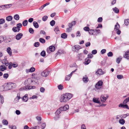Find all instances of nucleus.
I'll return each instance as SVG.
<instances>
[{
  "mask_svg": "<svg viewBox=\"0 0 129 129\" xmlns=\"http://www.w3.org/2000/svg\"><path fill=\"white\" fill-rule=\"evenodd\" d=\"M7 51L9 55L11 56L12 55V50L10 47H8L7 49Z\"/></svg>",
  "mask_w": 129,
  "mask_h": 129,
  "instance_id": "obj_16",
  "label": "nucleus"
},
{
  "mask_svg": "<svg viewBox=\"0 0 129 129\" xmlns=\"http://www.w3.org/2000/svg\"><path fill=\"white\" fill-rule=\"evenodd\" d=\"M33 24L34 27L36 28H38L39 27L38 23L36 21H34L33 22Z\"/></svg>",
  "mask_w": 129,
  "mask_h": 129,
  "instance_id": "obj_27",
  "label": "nucleus"
},
{
  "mask_svg": "<svg viewBox=\"0 0 129 129\" xmlns=\"http://www.w3.org/2000/svg\"><path fill=\"white\" fill-rule=\"evenodd\" d=\"M6 69V67L4 65H2L0 66V70L2 71H3Z\"/></svg>",
  "mask_w": 129,
  "mask_h": 129,
  "instance_id": "obj_15",
  "label": "nucleus"
},
{
  "mask_svg": "<svg viewBox=\"0 0 129 129\" xmlns=\"http://www.w3.org/2000/svg\"><path fill=\"white\" fill-rule=\"evenodd\" d=\"M100 29H94V35H97L100 33Z\"/></svg>",
  "mask_w": 129,
  "mask_h": 129,
  "instance_id": "obj_22",
  "label": "nucleus"
},
{
  "mask_svg": "<svg viewBox=\"0 0 129 129\" xmlns=\"http://www.w3.org/2000/svg\"><path fill=\"white\" fill-rule=\"evenodd\" d=\"M103 82L101 80L99 81L96 84L95 87L97 90H101L103 89Z\"/></svg>",
  "mask_w": 129,
  "mask_h": 129,
  "instance_id": "obj_4",
  "label": "nucleus"
},
{
  "mask_svg": "<svg viewBox=\"0 0 129 129\" xmlns=\"http://www.w3.org/2000/svg\"><path fill=\"white\" fill-rule=\"evenodd\" d=\"M2 63L3 64H5L6 66H8L9 64V63L7 61L4 62H2Z\"/></svg>",
  "mask_w": 129,
  "mask_h": 129,
  "instance_id": "obj_51",
  "label": "nucleus"
},
{
  "mask_svg": "<svg viewBox=\"0 0 129 129\" xmlns=\"http://www.w3.org/2000/svg\"><path fill=\"white\" fill-rule=\"evenodd\" d=\"M22 26V24L21 23H19L17 24V26L16 27L20 28Z\"/></svg>",
  "mask_w": 129,
  "mask_h": 129,
  "instance_id": "obj_59",
  "label": "nucleus"
},
{
  "mask_svg": "<svg viewBox=\"0 0 129 129\" xmlns=\"http://www.w3.org/2000/svg\"><path fill=\"white\" fill-rule=\"evenodd\" d=\"M29 31L30 33L32 34L34 33V29L31 28H30L29 29Z\"/></svg>",
  "mask_w": 129,
  "mask_h": 129,
  "instance_id": "obj_52",
  "label": "nucleus"
},
{
  "mask_svg": "<svg viewBox=\"0 0 129 129\" xmlns=\"http://www.w3.org/2000/svg\"><path fill=\"white\" fill-rule=\"evenodd\" d=\"M120 28L119 24L118 22H117L116 24L115 25L114 30V31H116V33L118 35H120L121 33V31L119 29Z\"/></svg>",
  "mask_w": 129,
  "mask_h": 129,
  "instance_id": "obj_5",
  "label": "nucleus"
},
{
  "mask_svg": "<svg viewBox=\"0 0 129 129\" xmlns=\"http://www.w3.org/2000/svg\"><path fill=\"white\" fill-rule=\"evenodd\" d=\"M119 122L120 124L123 125L125 122V121L123 119H120L119 121Z\"/></svg>",
  "mask_w": 129,
  "mask_h": 129,
  "instance_id": "obj_36",
  "label": "nucleus"
},
{
  "mask_svg": "<svg viewBox=\"0 0 129 129\" xmlns=\"http://www.w3.org/2000/svg\"><path fill=\"white\" fill-rule=\"evenodd\" d=\"M112 9L115 13H119V10L117 8L115 7L113 8Z\"/></svg>",
  "mask_w": 129,
  "mask_h": 129,
  "instance_id": "obj_32",
  "label": "nucleus"
},
{
  "mask_svg": "<svg viewBox=\"0 0 129 129\" xmlns=\"http://www.w3.org/2000/svg\"><path fill=\"white\" fill-rule=\"evenodd\" d=\"M72 75V73H71L69 75L66 76L65 77L66 80H69L70 79V78L71 77Z\"/></svg>",
  "mask_w": 129,
  "mask_h": 129,
  "instance_id": "obj_24",
  "label": "nucleus"
},
{
  "mask_svg": "<svg viewBox=\"0 0 129 129\" xmlns=\"http://www.w3.org/2000/svg\"><path fill=\"white\" fill-rule=\"evenodd\" d=\"M19 16L18 14H16L14 16V18L16 20H18L19 19Z\"/></svg>",
  "mask_w": 129,
  "mask_h": 129,
  "instance_id": "obj_34",
  "label": "nucleus"
},
{
  "mask_svg": "<svg viewBox=\"0 0 129 129\" xmlns=\"http://www.w3.org/2000/svg\"><path fill=\"white\" fill-rule=\"evenodd\" d=\"M90 62V60L88 58H87L85 59V63L86 64H88Z\"/></svg>",
  "mask_w": 129,
  "mask_h": 129,
  "instance_id": "obj_26",
  "label": "nucleus"
},
{
  "mask_svg": "<svg viewBox=\"0 0 129 129\" xmlns=\"http://www.w3.org/2000/svg\"><path fill=\"white\" fill-rule=\"evenodd\" d=\"M96 73L97 74L101 75L103 74L104 73L102 71L101 69H99L96 72Z\"/></svg>",
  "mask_w": 129,
  "mask_h": 129,
  "instance_id": "obj_12",
  "label": "nucleus"
},
{
  "mask_svg": "<svg viewBox=\"0 0 129 129\" xmlns=\"http://www.w3.org/2000/svg\"><path fill=\"white\" fill-rule=\"evenodd\" d=\"M40 45V43L39 42H36L34 44V46L35 47H38Z\"/></svg>",
  "mask_w": 129,
  "mask_h": 129,
  "instance_id": "obj_54",
  "label": "nucleus"
},
{
  "mask_svg": "<svg viewBox=\"0 0 129 129\" xmlns=\"http://www.w3.org/2000/svg\"><path fill=\"white\" fill-rule=\"evenodd\" d=\"M83 29L85 31H89V28L88 27H85L83 28Z\"/></svg>",
  "mask_w": 129,
  "mask_h": 129,
  "instance_id": "obj_53",
  "label": "nucleus"
},
{
  "mask_svg": "<svg viewBox=\"0 0 129 129\" xmlns=\"http://www.w3.org/2000/svg\"><path fill=\"white\" fill-rule=\"evenodd\" d=\"M13 18V17L12 16H9L6 17V20L8 21H10L12 20Z\"/></svg>",
  "mask_w": 129,
  "mask_h": 129,
  "instance_id": "obj_28",
  "label": "nucleus"
},
{
  "mask_svg": "<svg viewBox=\"0 0 129 129\" xmlns=\"http://www.w3.org/2000/svg\"><path fill=\"white\" fill-rule=\"evenodd\" d=\"M81 47L78 45H76L73 46L72 47V50L74 51H78L79 49H81Z\"/></svg>",
  "mask_w": 129,
  "mask_h": 129,
  "instance_id": "obj_9",
  "label": "nucleus"
},
{
  "mask_svg": "<svg viewBox=\"0 0 129 129\" xmlns=\"http://www.w3.org/2000/svg\"><path fill=\"white\" fill-rule=\"evenodd\" d=\"M58 89L60 90H62L63 88V86L61 84L58 85Z\"/></svg>",
  "mask_w": 129,
  "mask_h": 129,
  "instance_id": "obj_57",
  "label": "nucleus"
},
{
  "mask_svg": "<svg viewBox=\"0 0 129 129\" xmlns=\"http://www.w3.org/2000/svg\"><path fill=\"white\" fill-rule=\"evenodd\" d=\"M12 129H16V126L14 125H12L10 126V127Z\"/></svg>",
  "mask_w": 129,
  "mask_h": 129,
  "instance_id": "obj_64",
  "label": "nucleus"
},
{
  "mask_svg": "<svg viewBox=\"0 0 129 129\" xmlns=\"http://www.w3.org/2000/svg\"><path fill=\"white\" fill-rule=\"evenodd\" d=\"M87 56L88 57H87V58H91L93 57V55H92L91 53L88 54V55Z\"/></svg>",
  "mask_w": 129,
  "mask_h": 129,
  "instance_id": "obj_56",
  "label": "nucleus"
},
{
  "mask_svg": "<svg viewBox=\"0 0 129 129\" xmlns=\"http://www.w3.org/2000/svg\"><path fill=\"white\" fill-rule=\"evenodd\" d=\"M109 96L107 94L102 95L100 96V99L102 103L105 102L108 98Z\"/></svg>",
  "mask_w": 129,
  "mask_h": 129,
  "instance_id": "obj_7",
  "label": "nucleus"
},
{
  "mask_svg": "<svg viewBox=\"0 0 129 129\" xmlns=\"http://www.w3.org/2000/svg\"><path fill=\"white\" fill-rule=\"evenodd\" d=\"M39 41L40 42L43 43H44L45 42V40L42 38H40L39 39Z\"/></svg>",
  "mask_w": 129,
  "mask_h": 129,
  "instance_id": "obj_42",
  "label": "nucleus"
},
{
  "mask_svg": "<svg viewBox=\"0 0 129 129\" xmlns=\"http://www.w3.org/2000/svg\"><path fill=\"white\" fill-rule=\"evenodd\" d=\"M64 51L63 50H59L55 54V56H56L58 55H60V54L64 53Z\"/></svg>",
  "mask_w": 129,
  "mask_h": 129,
  "instance_id": "obj_18",
  "label": "nucleus"
},
{
  "mask_svg": "<svg viewBox=\"0 0 129 129\" xmlns=\"http://www.w3.org/2000/svg\"><path fill=\"white\" fill-rule=\"evenodd\" d=\"M28 23L27 20H25L23 22L22 24L24 26H26L27 25Z\"/></svg>",
  "mask_w": 129,
  "mask_h": 129,
  "instance_id": "obj_33",
  "label": "nucleus"
},
{
  "mask_svg": "<svg viewBox=\"0 0 129 129\" xmlns=\"http://www.w3.org/2000/svg\"><path fill=\"white\" fill-rule=\"evenodd\" d=\"M20 28L17 27H14L12 28L14 32H19L20 30Z\"/></svg>",
  "mask_w": 129,
  "mask_h": 129,
  "instance_id": "obj_23",
  "label": "nucleus"
},
{
  "mask_svg": "<svg viewBox=\"0 0 129 129\" xmlns=\"http://www.w3.org/2000/svg\"><path fill=\"white\" fill-rule=\"evenodd\" d=\"M34 79L28 78L24 82L25 85L27 86H31L30 85H38V83L37 80H34Z\"/></svg>",
  "mask_w": 129,
  "mask_h": 129,
  "instance_id": "obj_1",
  "label": "nucleus"
},
{
  "mask_svg": "<svg viewBox=\"0 0 129 129\" xmlns=\"http://www.w3.org/2000/svg\"><path fill=\"white\" fill-rule=\"evenodd\" d=\"M117 78L118 79H121L123 78V76L122 75H118L117 76Z\"/></svg>",
  "mask_w": 129,
  "mask_h": 129,
  "instance_id": "obj_44",
  "label": "nucleus"
},
{
  "mask_svg": "<svg viewBox=\"0 0 129 129\" xmlns=\"http://www.w3.org/2000/svg\"><path fill=\"white\" fill-rule=\"evenodd\" d=\"M5 84L2 86H0V91H6L5 89Z\"/></svg>",
  "mask_w": 129,
  "mask_h": 129,
  "instance_id": "obj_21",
  "label": "nucleus"
},
{
  "mask_svg": "<svg viewBox=\"0 0 129 129\" xmlns=\"http://www.w3.org/2000/svg\"><path fill=\"white\" fill-rule=\"evenodd\" d=\"M5 89L6 91L15 88L16 87V84L15 83L9 82L5 84Z\"/></svg>",
  "mask_w": 129,
  "mask_h": 129,
  "instance_id": "obj_3",
  "label": "nucleus"
},
{
  "mask_svg": "<svg viewBox=\"0 0 129 129\" xmlns=\"http://www.w3.org/2000/svg\"><path fill=\"white\" fill-rule=\"evenodd\" d=\"M129 23V19H125L124 20V24L126 25H127Z\"/></svg>",
  "mask_w": 129,
  "mask_h": 129,
  "instance_id": "obj_38",
  "label": "nucleus"
},
{
  "mask_svg": "<svg viewBox=\"0 0 129 129\" xmlns=\"http://www.w3.org/2000/svg\"><path fill=\"white\" fill-rule=\"evenodd\" d=\"M88 78L86 76L84 77L83 78V80L84 83H87L88 81Z\"/></svg>",
  "mask_w": 129,
  "mask_h": 129,
  "instance_id": "obj_20",
  "label": "nucleus"
},
{
  "mask_svg": "<svg viewBox=\"0 0 129 129\" xmlns=\"http://www.w3.org/2000/svg\"><path fill=\"white\" fill-rule=\"evenodd\" d=\"M62 110L60 108L58 109L55 112V114L56 115H59L61 113Z\"/></svg>",
  "mask_w": 129,
  "mask_h": 129,
  "instance_id": "obj_17",
  "label": "nucleus"
},
{
  "mask_svg": "<svg viewBox=\"0 0 129 129\" xmlns=\"http://www.w3.org/2000/svg\"><path fill=\"white\" fill-rule=\"evenodd\" d=\"M129 101V98L128 97L126 98L123 101V104H126Z\"/></svg>",
  "mask_w": 129,
  "mask_h": 129,
  "instance_id": "obj_37",
  "label": "nucleus"
},
{
  "mask_svg": "<svg viewBox=\"0 0 129 129\" xmlns=\"http://www.w3.org/2000/svg\"><path fill=\"white\" fill-rule=\"evenodd\" d=\"M23 36L22 34L21 33H19L16 36V39L17 40H19L21 39Z\"/></svg>",
  "mask_w": 129,
  "mask_h": 129,
  "instance_id": "obj_13",
  "label": "nucleus"
},
{
  "mask_svg": "<svg viewBox=\"0 0 129 129\" xmlns=\"http://www.w3.org/2000/svg\"><path fill=\"white\" fill-rule=\"evenodd\" d=\"M4 5L5 8H9L12 6V5L11 4H9L8 5Z\"/></svg>",
  "mask_w": 129,
  "mask_h": 129,
  "instance_id": "obj_39",
  "label": "nucleus"
},
{
  "mask_svg": "<svg viewBox=\"0 0 129 129\" xmlns=\"http://www.w3.org/2000/svg\"><path fill=\"white\" fill-rule=\"evenodd\" d=\"M5 22V20L3 19H0V24H3Z\"/></svg>",
  "mask_w": 129,
  "mask_h": 129,
  "instance_id": "obj_58",
  "label": "nucleus"
},
{
  "mask_svg": "<svg viewBox=\"0 0 129 129\" xmlns=\"http://www.w3.org/2000/svg\"><path fill=\"white\" fill-rule=\"evenodd\" d=\"M8 68L9 69H11L12 66V63L11 62H10Z\"/></svg>",
  "mask_w": 129,
  "mask_h": 129,
  "instance_id": "obj_61",
  "label": "nucleus"
},
{
  "mask_svg": "<svg viewBox=\"0 0 129 129\" xmlns=\"http://www.w3.org/2000/svg\"><path fill=\"white\" fill-rule=\"evenodd\" d=\"M12 67L14 68H16L18 66V64L16 62H14L13 63H12Z\"/></svg>",
  "mask_w": 129,
  "mask_h": 129,
  "instance_id": "obj_41",
  "label": "nucleus"
},
{
  "mask_svg": "<svg viewBox=\"0 0 129 129\" xmlns=\"http://www.w3.org/2000/svg\"><path fill=\"white\" fill-rule=\"evenodd\" d=\"M4 40V38L2 36H0V41L2 42Z\"/></svg>",
  "mask_w": 129,
  "mask_h": 129,
  "instance_id": "obj_60",
  "label": "nucleus"
},
{
  "mask_svg": "<svg viewBox=\"0 0 129 129\" xmlns=\"http://www.w3.org/2000/svg\"><path fill=\"white\" fill-rule=\"evenodd\" d=\"M107 55L109 57H111L113 55V53L111 52H110L107 53Z\"/></svg>",
  "mask_w": 129,
  "mask_h": 129,
  "instance_id": "obj_50",
  "label": "nucleus"
},
{
  "mask_svg": "<svg viewBox=\"0 0 129 129\" xmlns=\"http://www.w3.org/2000/svg\"><path fill=\"white\" fill-rule=\"evenodd\" d=\"M49 71H44L41 73V75L43 77H46L49 75Z\"/></svg>",
  "mask_w": 129,
  "mask_h": 129,
  "instance_id": "obj_8",
  "label": "nucleus"
},
{
  "mask_svg": "<svg viewBox=\"0 0 129 129\" xmlns=\"http://www.w3.org/2000/svg\"><path fill=\"white\" fill-rule=\"evenodd\" d=\"M40 91L42 92H44L45 91V89L43 87H41L40 88Z\"/></svg>",
  "mask_w": 129,
  "mask_h": 129,
  "instance_id": "obj_55",
  "label": "nucleus"
},
{
  "mask_svg": "<svg viewBox=\"0 0 129 129\" xmlns=\"http://www.w3.org/2000/svg\"><path fill=\"white\" fill-rule=\"evenodd\" d=\"M39 126H36L34 127H32L29 129H39Z\"/></svg>",
  "mask_w": 129,
  "mask_h": 129,
  "instance_id": "obj_49",
  "label": "nucleus"
},
{
  "mask_svg": "<svg viewBox=\"0 0 129 129\" xmlns=\"http://www.w3.org/2000/svg\"><path fill=\"white\" fill-rule=\"evenodd\" d=\"M41 128L42 129H44L46 126V124L45 123H43L41 125Z\"/></svg>",
  "mask_w": 129,
  "mask_h": 129,
  "instance_id": "obj_47",
  "label": "nucleus"
},
{
  "mask_svg": "<svg viewBox=\"0 0 129 129\" xmlns=\"http://www.w3.org/2000/svg\"><path fill=\"white\" fill-rule=\"evenodd\" d=\"M123 57L124 58L128 59L129 58V51L126 52Z\"/></svg>",
  "mask_w": 129,
  "mask_h": 129,
  "instance_id": "obj_11",
  "label": "nucleus"
},
{
  "mask_svg": "<svg viewBox=\"0 0 129 129\" xmlns=\"http://www.w3.org/2000/svg\"><path fill=\"white\" fill-rule=\"evenodd\" d=\"M55 24V21L54 20H52L50 22V24L52 26H54Z\"/></svg>",
  "mask_w": 129,
  "mask_h": 129,
  "instance_id": "obj_43",
  "label": "nucleus"
},
{
  "mask_svg": "<svg viewBox=\"0 0 129 129\" xmlns=\"http://www.w3.org/2000/svg\"><path fill=\"white\" fill-rule=\"evenodd\" d=\"M55 48L54 47L52 46H51L49 47V48H47L46 50V51L48 53H49L50 52L49 50L51 52L54 51L55 50Z\"/></svg>",
  "mask_w": 129,
  "mask_h": 129,
  "instance_id": "obj_10",
  "label": "nucleus"
},
{
  "mask_svg": "<svg viewBox=\"0 0 129 129\" xmlns=\"http://www.w3.org/2000/svg\"><path fill=\"white\" fill-rule=\"evenodd\" d=\"M23 99L24 101L26 102L28 100V97L27 94H26L23 97Z\"/></svg>",
  "mask_w": 129,
  "mask_h": 129,
  "instance_id": "obj_19",
  "label": "nucleus"
},
{
  "mask_svg": "<svg viewBox=\"0 0 129 129\" xmlns=\"http://www.w3.org/2000/svg\"><path fill=\"white\" fill-rule=\"evenodd\" d=\"M103 20L102 18L101 17L99 18L98 20V21L99 22H101Z\"/></svg>",
  "mask_w": 129,
  "mask_h": 129,
  "instance_id": "obj_62",
  "label": "nucleus"
},
{
  "mask_svg": "<svg viewBox=\"0 0 129 129\" xmlns=\"http://www.w3.org/2000/svg\"><path fill=\"white\" fill-rule=\"evenodd\" d=\"M41 55L43 56H45L46 55L45 52L44 51H42L41 53Z\"/></svg>",
  "mask_w": 129,
  "mask_h": 129,
  "instance_id": "obj_46",
  "label": "nucleus"
},
{
  "mask_svg": "<svg viewBox=\"0 0 129 129\" xmlns=\"http://www.w3.org/2000/svg\"><path fill=\"white\" fill-rule=\"evenodd\" d=\"M35 68L33 67H32L29 69L30 72H34L35 71Z\"/></svg>",
  "mask_w": 129,
  "mask_h": 129,
  "instance_id": "obj_48",
  "label": "nucleus"
},
{
  "mask_svg": "<svg viewBox=\"0 0 129 129\" xmlns=\"http://www.w3.org/2000/svg\"><path fill=\"white\" fill-rule=\"evenodd\" d=\"M122 59V58L121 56H120L119 57L117 58L116 59V62L118 64L119 63Z\"/></svg>",
  "mask_w": 129,
  "mask_h": 129,
  "instance_id": "obj_29",
  "label": "nucleus"
},
{
  "mask_svg": "<svg viewBox=\"0 0 129 129\" xmlns=\"http://www.w3.org/2000/svg\"><path fill=\"white\" fill-rule=\"evenodd\" d=\"M61 37L62 38L65 39L67 38V35L66 33H63L61 34Z\"/></svg>",
  "mask_w": 129,
  "mask_h": 129,
  "instance_id": "obj_25",
  "label": "nucleus"
},
{
  "mask_svg": "<svg viewBox=\"0 0 129 129\" xmlns=\"http://www.w3.org/2000/svg\"><path fill=\"white\" fill-rule=\"evenodd\" d=\"M93 102L95 103L98 104H99L100 103V102L99 101L98 99L96 98H93Z\"/></svg>",
  "mask_w": 129,
  "mask_h": 129,
  "instance_id": "obj_35",
  "label": "nucleus"
},
{
  "mask_svg": "<svg viewBox=\"0 0 129 129\" xmlns=\"http://www.w3.org/2000/svg\"><path fill=\"white\" fill-rule=\"evenodd\" d=\"M9 76V75L8 74H4L3 75V78L4 79H7Z\"/></svg>",
  "mask_w": 129,
  "mask_h": 129,
  "instance_id": "obj_40",
  "label": "nucleus"
},
{
  "mask_svg": "<svg viewBox=\"0 0 129 129\" xmlns=\"http://www.w3.org/2000/svg\"><path fill=\"white\" fill-rule=\"evenodd\" d=\"M72 96L71 94L66 93L61 96L60 99V101L61 102H67L72 98Z\"/></svg>",
  "mask_w": 129,
  "mask_h": 129,
  "instance_id": "obj_2",
  "label": "nucleus"
},
{
  "mask_svg": "<svg viewBox=\"0 0 129 129\" xmlns=\"http://www.w3.org/2000/svg\"><path fill=\"white\" fill-rule=\"evenodd\" d=\"M88 33L90 35H94V29H89L88 31Z\"/></svg>",
  "mask_w": 129,
  "mask_h": 129,
  "instance_id": "obj_30",
  "label": "nucleus"
},
{
  "mask_svg": "<svg viewBox=\"0 0 129 129\" xmlns=\"http://www.w3.org/2000/svg\"><path fill=\"white\" fill-rule=\"evenodd\" d=\"M48 17L46 16H44L42 18L43 20L44 21H45L47 19Z\"/></svg>",
  "mask_w": 129,
  "mask_h": 129,
  "instance_id": "obj_45",
  "label": "nucleus"
},
{
  "mask_svg": "<svg viewBox=\"0 0 129 129\" xmlns=\"http://www.w3.org/2000/svg\"><path fill=\"white\" fill-rule=\"evenodd\" d=\"M2 123L4 125H7L8 124V121L5 119H3L2 121Z\"/></svg>",
  "mask_w": 129,
  "mask_h": 129,
  "instance_id": "obj_31",
  "label": "nucleus"
},
{
  "mask_svg": "<svg viewBox=\"0 0 129 129\" xmlns=\"http://www.w3.org/2000/svg\"><path fill=\"white\" fill-rule=\"evenodd\" d=\"M35 87H36L35 86H24L20 88L19 90L23 91L24 90H27L32 89H34L35 88Z\"/></svg>",
  "mask_w": 129,
  "mask_h": 129,
  "instance_id": "obj_6",
  "label": "nucleus"
},
{
  "mask_svg": "<svg viewBox=\"0 0 129 129\" xmlns=\"http://www.w3.org/2000/svg\"><path fill=\"white\" fill-rule=\"evenodd\" d=\"M106 51V50L105 49H103L101 51V53L102 54H104L105 53Z\"/></svg>",
  "mask_w": 129,
  "mask_h": 129,
  "instance_id": "obj_63",
  "label": "nucleus"
},
{
  "mask_svg": "<svg viewBox=\"0 0 129 129\" xmlns=\"http://www.w3.org/2000/svg\"><path fill=\"white\" fill-rule=\"evenodd\" d=\"M69 108V106L68 105H66L64 107H60V109H62V111H66L68 110Z\"/></svg>",
  "mask_w": 129,
  "mask_h": 129,
  "instance_id": "obj_14",
  "label": "nucleus"
}]
</instances>
